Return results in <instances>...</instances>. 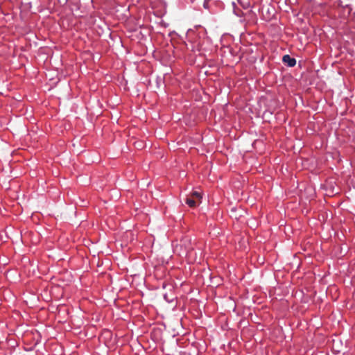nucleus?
Returning <instances> with one entry per match:
<instances>
[{
    "instance_id": "1",
    "label": "nucleus",
    "mask_w": 355,
    "mask_h": 355,
    "mask_svg": "<svg viewBox=\"0 0 355 355\" xmlns=\"http://www.w3.org/2000/svg\"><path fill=\"white\" fill-rule=\"evenodd\" d=\"M180 248H184V253L186 255L191 256L195 248L201 250V247L197 246L196 239H192L190 236H186L181 241L180 244Z\"/></svg>"
},
{
    "instance_id": "5",
    "label": "nucleus",
    "mask_w": 355,
    "mask_h": 355,
    "mask_svg": "<svg viewBox=\"0 0 355 355\" xmlns=\"http://www.w3.org/2000/svg\"><path fill=\"white\" fill-rule=\"evenodd\" d=\"M238 1H239L240 0H238Z\"/></svg>"
},
{
    "instance_id": "2",
    "label": "nucleus",
    "mask_w": 355,
    "mask_h": 355,
    "mask_svg": "<svg viewBox=\"0 0 355 355\" xmlns=\"http://www.w3.org/2000/svg\"><path fill=\"white\" fill-rule=\"evenodd\" d=\"M201 194L198 191H193L191 194L186 198V203L190 207H196L201 202Z\"/></svg>"
},
{
    "instance_id": "3",
    "label": "nucleus",
    "mask_w": 355,
    "mask_h": 355,
    "mask_svg": "<svg viewBox=\"0 0 355 355\" xmlns=\"http://www.w3.org/2000/svg\"><path fill=\"white\" fill-rule=\"evenodd\" d=\"M282 61L286 64L288 67H294L296 64V60L295 58H291L289 55H285L283 56Z\"/></svg>"
},
{
    "instance_id": "4",
    "label": "nucleus",
    "mask_w": 355,
    "mask_h": 355,
    "mask_svg": "<svg viewBox=\"0 0 355 355\" xmlns=\"http://www.w3.org/2000/svg\"><path fill=\"white\" fill-rule=\"evenodd\" d=\"M211 0H205L204 3H203V6H204L205 8H206V9L209 8V2Z\"/></svg>"
}]
</instances>
